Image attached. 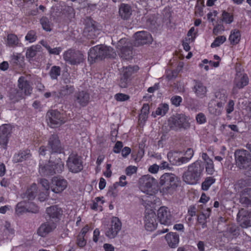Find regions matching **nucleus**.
<instances>
[{"mask_svg":"<svg viewBox=\"0 0 251 251\" xmlns=\"http://www.w3.org/2000/svg\"><path fill=\"white\" fill-rule=\"evenodd\" d=\"M37 194V186L35 183H33L28 187L26 192L22 195L23 199H27L28 200H33Z\"/></svg>","mask_w":251,"mask_h":251,"instance_id":"2f4dec72","label":"nucleus"},{"mask_svg":"<svg viewBox=\"0 0 251 251\" xmlns=\"http://www.w3.org/2000/svg\"><path fill=\"white\" fill-rule=\"evenodd\" d=\"M229 40L230 41L231 44H237L240 40V33L239 31L235 30L233 32H231L229 37Z\"/></svg>","mask_w":251,"mask_h":251,"instance_id":"49530a36","label":"nucleus"},{"mask_svg":"<svg viewBox=\"0 0 251 251\" xmlns=\"http://www.w3.org/2000/svg\"><path fill=\"white\" fill-rule=\"evenodd\" d=\"M182 100V98L179 96H174L171 99V101L172 104L176 107L179 106L180 105Z\"/></svg>","mask_w":251,"mask_h":251,"instance_id":"052dcab7","label":"nucleus"},{"mask_svg":"<svg viewBox=\"0 0 251 251\" xmlns=\"http://www.w3.org/2000/svg\"><path fill=\"white\" fill-rule=\"evenodd\" d=\"M216 181V179L214 177H206L203 182L201 183V189L204 191H207L210 187Z\"/></svg>","mask_w":251,"mask_h":251,"instance_id":"ea45409f","label":"nucleus"},{"mask_svg":"<svg viewBox=\"0 0 251 251\" xmlns=\"http://www.w3.org/2000/svg\"><path fill=\"white\" fill-rule=\"evenodd\" d=\"M156 23V18L154 16H150L147 20V25L151 27L155 26Z\"/></svg>","mask_w":251,"mask_h":251,"instance_id":"338daca9","label":"nucleus"},{"mask_svg":"<svg viewBox=\"0 0 251 251\" xmlns=\"http://www.w3.org/2000/svg\"><path fill=\"white\" fill-rule=\"evenodd\" d=\"M122 228V222L117 217H113L109 226L105 231V236L109 239H113L117 236Z\"/></svg>","mask_w":251,"mask_h":251,"instance_id":"1a4fd4ad","label":"nucleus"},{"mask_svg":"<svg viewBox=\"0 0 251 251\" xmlns=\"http://www.w3.org/2000/svg\"><path fill=\"white\" fill-rule=\"evenodd\" d=\"M150 106L147 103L144 104L141 109V114L139 115L140 119L146 121L149 113Z\"/></svg>","mask_w":251,"mask_h":251,"instance_id":"09e8293b","label":"nucleus"},{"mask_svg":"<svg viewBox=\"0 0 251 251\" xmlns=\"http://www.w3.org/2000/svg\"><path fill=\"white\" fill-rule=\"evenodd\" d=\"M74 91V87L73 86L67 85L61 88L59 94L61 96H65L72 94Z\"/></svg>","mask_w":251,"mask_h":251,"instance_id":"a18cd8bd","label":"nucleus"},{"mask_svg":"<svg viewBox=\"0 0 251 251\" xmlns=\"http://www.w3.org/2000/svg\"><path fill=\"white\" fill-rule=\"evenodd\" d=\"M103 197H96L93 203L91 205L92 209L94 210H102V205L104 202V201L102 200Z\"/></svg>","mask_w":251,"mask_h":251,"instance_id":"4c0bfd02","label":"nucleus"},{"mask_svg":"<svg viewBox=\"0 0 251 251\" xmlns=\"http://www.w3.org/2000/svg\"><path fill=\"white\" fill-rule=\"evenodd\" d=\"M135 40V46L143 45L151 43L152 41V37L151 34L147 31H141L136 32L134 34Z\"/></svg>","mask_w":251,"mask_h":251,"instance_id":"6ab92c4d","label":"nucleus"},{"mask_svg":"<svg viewBox=\"0 0 251 251\" xmlns=\"http://www.w3.org/2000/svg\"><path fill=\"white\" fill-rule=\"evenodd\" d=\"M61 14L64 16L66 20L71 22L75 17V9L71 6L61 5Z\"/></svg>","mask_w":251,"mask_h":251,"instance_id":"bb28decb","label":"nucleus"},{"mask_svg":"<svg viewBox=\"0 0 251 251\" xmlns=\"http://www.w3.org/2000/svg\"><path fill=\"white\" fill-rule=\"evenodd\" d=\"M235 164L240 169L247 170L251 164V154L246 150H237L234 152Z\"/></svg>","mask_w":251,"mask_h":251,"instance_id":"423d86ee","label":"nucleus"},{"mask_svg":"<svg viewBox=\"0 0 251 251\" xmlns=\"http://www.w3.org/2000/svg\"><path fill=\"white\" fill-rule=\"evenodd\" d=\"M249 82V79L247 74L240 71H237L236 76L233 81V90L243 88Z\"/></svg>","mask_w":251,"mask_h":251,"instance_id":"a211bd4d","label":"nucleus"},{"mask_svg":"<svg viewBox=\"0 0 251 251\" xmlns=\"http://www.w3.org/2000/svg\"><path fill=\"white\" fill-rule=\"evenodd\" d=\"M157 217L161 224L166 226L172 224L173 217L168 207H160L157 211Z\"/></svg>","mask_w":251,"mask_h":251,"instance_id":"dca6fc26","label":"nucleus"},{"mask_svg":"<svg viewBox=\"0 0 251 251\" xmlns=\"http://www.w3.org/2000/svg\"><path fill=\"white\" fill-rule=\"evenodd\" d=\"M114 98L117 101H124L128 100L129 96L125 94L118 93L115 95Z\"/></svg>","mask_w":251,"mask_h":251,"instance_id":"13d9d810","label":"nucleus"},{"mask_svg":"<svg viewBox=\"0 0 251 251\" xmlns=\"http://www.w3.org/2000/svg\"><path fill=\"white\" fill-rule=\"evenodd\" d=\"M222 20L226 24H230L233 21V16L229 13L224 11L222 13Z\"/></svg>","mask_w":251,"mask_h":251,"instance_id":"603ef678","label":"nucleus"},{"mask_svg":"<svg viewBox=\"0 0 251 251\" xmlns=\"http://www.w3.org/2000/svg\"><path fill=\"white\" fill-rule=\"evenodd\" d=\"M227 99V94L225 90H221L215 93V99L220 107H224Z\"/></svg>","mask_w":251,"mask_h":251,"instance_id":"cd10ccee","label":"nucleus"},{"mask_svg":"<svg viewBox=\"0 0 251 251\" xmlns=\"http://www.w3.org/2000/svg\"><path fill=\"white\" fill-rule=\"evenodd\" d=\"M248 185V181L244 179L239 180L235 184V187L236 189H242Z\"/></svg>","mask_w":251,"mask_h":251,"instance_id":"69168bd1","label":"nucleus"},{"mask_svg":"<svg viewBox=\"0 0 251 251\" xmlns=\"http://www.w3.org/2000/svg\"><path fill=\"white\" fill-rule=\"evenodd\" d=\"M48 123L50 127L55 128L65 123L61 114L57 110H51L47 113Z\"/></svg>","mask_w":251,"mask_h":251,"instance_id":"9d476101","label":"nucleus"},{"mask_svg":"<svg viewBox=\"0 0 251 251\" xmlns=\"http://www.w3.org/2000/svg\"><path fill=\"white\" fill-rule=\"evenodd\" d=\"M139 69L137 65L131 66L129 65L126 67H124L123 74L125 76L130 78L132 75L136 72Z\"/></svg>","mask_w":251,"mask_h":251,"instance_id":"e433bc0d","label":"nucleus"},{"mask_svg":"<svg viewBox=\"0 0 251 251\" xmlns=\"http://www.w3.org/2000/svg\"><path fill=\"white\" fill-rule=\"evenodd\" d=\"M67 166L72 173H78L83 168L82 157L76 153H71L66 161Z\"/></svg>","mask_w":251,"mask_h":251,"instance_id":"0eeeda50","label":"nucleus"},{"mask_svg":"<svg viewBox=\"0 0 251 251\" xmlns=\"http://www.w3.org/2000/svg\"><path fill=\"white\" fill-rule=\"evenodd\" d=\"M62 148L58 136L56 134L51 135L48 140L47 147L42 146L39 148V154L44 156L48 151L52 155L54 153H61L62 151Z\"/></svg>","mask_w":251,"mask_h":251,"instance_id":"39448f33","label":"nucleus"},{"mask_svg":"<svg viewBox=\"0 0 251 251\" xmlns=\"http://www.w3.org/2000/svg\"><path fill=\"white\" fill-rule=\"evenodd\" d=\"M90 100V95L85 91H79L74 96V100L81 106H86Z\"/></svg>","mask_w":251,"mask_h":251,"instance_id":"4be33fe9","label":"nucleus"},{"mask_svg":"<svg viewBox=\"0 0 251 251\" xmlns=\"http://www.w3.org/2000/svg\"><path fill=\"white\" fill-rule=\"evenodd\" d=\"M64 169V164L59 157L53 160V157L50 156L48 163L42 165L40 163L39 172L44 176H52L55 174H61Z\"/></svg>","mask_w":251,"mask_h":251,"instance_id":"f03ea898","label":"nucleus"},{"mask_svg":"<svg viewBox=\"0 0 251 251\" xmlns=\"http://www.w3.org/2000/svg\"><path fill=\"white\" fill-rule=\"evenodd\" d=\"M10 100L13 102H16L23 98V92L17 91L15 89H11L9 94Z\"/></svg>","mask_w":251,"mask_h":251,"instance_id":"c9c22d12","label":"nucleus"},{"mask_svg":"<svg viewBox=\"0 0 251 251\" xmlns=\"http://www.w3.org/2000/svg\"><path fill=\"white\" fill-rule=\"evenodd\" d=\"M240 202L245 206H251V188H246L242 192Z\"/></svg>","mask_w":251,"mask_h":251,"instance_id":"c85d7f7f","label":"nucleus"},{"mask_svg":"<svg viewBox=\"0 0 251 251\" xmlns=\"http://www.w3.org/2000/svg\"><path fill=\"white\" fill-rule=\"evenodd\" d=\"M203 169V166L199 161L191 164L183 175V180L188 184H196L202 176Z\"/></svg>","mask_w":251,"mask_h":251,"instance_id":"7ed1b4c3","label":"nucleus"},{"mask_svg":"<svg viewBox=\"0 0 251 251\" xmlns=\"http://www.w3.org/2000/svg\"><path fill=\"white\" fill-rule=\"evenodd\" d=\"M68 186L67 181L60 176L53 177L50 183L51 190L56 194L62 192Z\"/></svg>","mask_w":251,"mask_h":251,"instance_id":"4468645a","label":"nucleus"},{"mask_svg":"<svg viewBox=\"0 0 251 251\" xmlns=\"http://www.w3.org/2000/svg\"><path fill=\"white\" fill-rule=\"evenodd\" d=\"M156 180L149 175H144L139 179L140 188L142 191L150 194L153 186L155 185Z\"/></svg>","mask_w":251,"mask_h":251,"instance_id":"ddd939ff","label":"nucleus"},{"mask_svg":"<svg viewBox=\"0 0 251 251\" xmlns=\"http://www.w3.org/2000/svg\"><path fill=\"white\" fill-rule=\"evenodd\" d=\"M30 156L29 150L22 151L14 154L13 157V161L14 163L21 162L30 158Z\"/></svg>","mask_w":251,"mask_h":251,"instance_id":"473e14b6","label":"nucleus"},{"mask_svg":"<svg viewBox=\"0 0 251 251\" xmlns=\"http://www.w3.org/2000/svg\"><path fill=\"white\" fill-rule=\"evenodd\" d=\"M50 75L52 79H56L60 75V69L59 67L53 66L50 71Z\"/></svg>","mask_w":251,"mask_h":251,"instance_id":"864d4df0","label":"nucleus"},{"mask_svg":"<svg viewBox=\"0 0 251 251\" xmlns=\"http://www.w3.org/2000/svg\"><path fill=\"white\" fill-rule=\"evenodd\" d=\"M218 103L214 100H211L208 103V111L213 115L218 116L221 114L224 107H220Z\"/></svg>","mask_w":251,"mask_h":251,"instance_id":"7c9ffc66","label":"nucleus"},{"mask_svg":"<svg viewBox=\"0 0 251 251\" xmlns=\"http://www.w3.org/2000/svg\"><path fill=\"white\" fill-rule=\"evenodd\" d=\"M169 110V105L167 103H163L158 106L156 110V114L159 116H164Z\"/></svg>","mask_w":251,"mask_h":251,"instance_id":"de8ad7c7","label":"nucleus"},{"mask_svg":"<svg viewBox=\"0 0 251 251\" xmlns=\"http://www.w3.org/2000/svg\"><path fill=\"white\" fill-rule=\"evenodd\" d=\"M37 38L36 33L34 30H30L25 36V40L29 42H33Z\"/></svg>","mask_w":251,"mask_h":251,"instance_id":"4d7b16f0","label":"nucleus"},{"mask_svg":"<svg viewBox=\"0 0 251 251\" xmlns=\"http://www.w3.org/2000/svg\"><path fill=\"white\" fill-rule=\"evenodd\" d=\"M196 96L202 99L206 96L207 88L200 81H196L193 89Z\"/></svg>","mask_w":251,"mask_h":251,"instance_id":"393cba45","label":"nucleus"},{"mask_svg":"<svg viewBox=\"0 0 251 251\" xmlns=\"http://www.w3.org/2000/svg\"><path fill=\"white\" fill-rule=\"evenodd\" d=\"M177 177L172 173H165L159 180L160 191L163 195L172 194L177 186Z\"/></svg>","mask_w":251,"mask_h":251,"instance_id":"20e7f679","label":"nucleus"},{"mask_svg":"<svg viewBox=\"0 0 251 251\" xmlns=\"http://www.w3.org/2000/svg\"><path fill=\"white\" fill-rule=\"evenodd\" d=\"M205 166V171L208 175H212L215 172L214 165L212 160L204 163Z\"/></svg>","mask_w":251,"mask_h":251,"instance_id":"8fccbe9b","label":"nucleus"},{"mask_svg":"<svg viewBox=\"0 0 251 251\" xmlns=\"http://www.w3.org/2000/svg\"><path fill=\"white\" fill-rule=\"evenodd\" d=\"M237 221L240 226L243 228H247L251 226V222L248 212L244 210H239L237 216Z\"/></svg>","mask_w":251,"mask_h":251,"instance_id":"aec40b11","label":"nucleus"},{"mask_svg":"<svg viewBox=\"0 0 251 251\" xmlns=\"http://www.w3.org/2000/svg\"><path fill=\"white\" fill-rule=\"evenodd\" d=\"M132 49V46L131 47L122 49L120 50L121 52L120 55L121 57L124 60L129 61L133 56Z\"/></svg>","mask_w":251,"mask_h":251,"instance_id":"f704fd0d","label":"nucleus"},{"mask_svg":"<svg viewBox=\"0 0 251 251\" xmlns=\"http://www.w3.org/2000/svg\"><path fill=\"white\" fill-rule=\"evenodd\" d=\"M226 40V38L224 36H220L217 37L214 40V42H213L211 47L212 48H215L217 47H219L221 44L224 43Z\"/></svg>","mask_w":251,"mask_h":251,"instance_id":"5fc2aeb1","label":"nucleus"},{"mask_svg":"<svg viewBox=\"0 0 251 251\" xmlns=\"http://www.w3.org/2000/svg\"><path fill=\"white\" fill-rule=\"evenodd\" d=\"M12 126L10 124H3L0 126V145L5 149L12 132Z\"/></svg>","mask_w":251,"mask_h":251,"instance_id":"f3484780","label":"nucleus"},{"mask_svg":"<svg viewBox=\"0 0 251 251\" xmlns=\"http://www.w3.org/2000/svg\"><path fill=\"white\" fill-rule=\"evenodd\" d=\"M119 13L123 19L127 20L131 15V7L128 4L123 3L120 7Z\"/></svg>","mask_w":251,"mask_h":251,"instance_id":"72a5a7b5","label":"nucleus"},{"mask_svg":"<svg viewBox=\"0 0 251 251\" xmlns=\"http://www.w3.org/2000/svg\"><path fill=\"white\" fill-rule=\"evenodd\" d=\"M63 57L66 61L70 63H82L84 61L83 54L79 50L69 49L66 51Z\"/></svg>","mask_w":251,"mask_h":251,"instance_id":"2eb2a0df","label":"nucleus"},{"mask_svg":"<svg viewBox=\"0 0 251 251\" xmlns=\"http://www.w3.org/2000/svg\"><path fill=\"white\" fill-rule=\"evenodd\" d=\"M169 125L173 130H177L187 126V120L183 114H176L169 120Z\"/></svg>","mask_w":251,"mask_h":251,"instance_id":"9b49d317","label":"nucleus"},{"mask_svg":"<svg viewBox=\"0 0 251 251\" xmlns=\"http://www.w3.org/2000/svg\"><path fill=\"white\" fill-rule=\"evenodd\" d=\"M40 22L43 29L47 31H50L51 30V23L47 17H43L41 18Z\"/></svg>","mask_w":251,"mask_h":251,"instance_id":"37998d69","label":"nucleus"},{"mask_svg":"<svg viewBox=\"0 0 251 251\" xmlns=\"http://www.w3.org/2000/svg\"><path fill=\"white\" fill-rule=\"evenodd\" d=\"M176 154L177 152L173 151H170L167 154L168 159L173 165L180 166L183 164L187 163L190 161L185 155L184 156L176 158L175 157Z\"/></svg>","mask_w":251,"mask_h":251,"instance_id":"5701e85b","label":"nucleus"},{"mask_svg":"<svg viewBox=\"0 0 251 251\" xmlns=\"http://www.w3.org/2000/svg\"><path fill=\"white\" fill-rule=\"evenodd\" d=\"M132 45V44L128 39L124 38L120 39L118 41L117 45V48L121 50L123 48L131 47Z\"/></svg>","mask_w":251,"mask_h":251,"instance_id":"79ce46f5","label":"nucleus"},{"mask_svg":"<svg viewBox=\"0 0 251 251\" xmlns=\"http://www.w3.org/2000/svg\"><path fill=\"white\" fill-rule=\"evenodd\" d=\"M126 177L125 175L121 176L119 178V181L118 182H116L113 185V187L114 189H116L118 186H120L121 187L125 186L127 182L126 181Z\"/></svg>","mask_w":251,"mask_h":251,"instance_id":"6e6d98bb","label":"nucleus"},{"mask_svg":"<svg viewBox=\"0 0 251 251\" xmlns=\"http://www.w3.org/2000/svg\"><path fill=\"white\" fill-rule=\"evenodd\" d=\"M137 167L135 166H129L126 169V174L128 176H131L134 174L136 173Z\"/></svg>","mask_w":251,"mask_h":251,"instance_id":"e2e57ef3","label":"nucleus"},{"mask_svg":"<svg viewBox=\"0 0 251 251\" xmlns=\"http://www.w3.org/2000/svg\"><path fill=\"white\" fill-rule=\"evenodd\" d=\"M165 239L170 248H176L178 245L179 236L176 232H170L165 235Z\"/></svg>","mask_w":251,"mask_h":251,"instance_id":"b1692460","label":"nucleus"},{"mask_svg":"<svg viewBox=\"0 0 251 251\" xmlns=\"http://www.w3.org/2000/svg\"><path fill=\"white\" fill-rule=\"evenodd\" d=\"M19 88L24 92L26 95H29L31 93L32 88L25 77L21 76L18 79Z\"/></svg>","mask_w":251,"mask_h":251,"instance_id":"c756f323","label":"nucleus"},{"mask_svg":"<svg viewBox=\"0 0 251 251\" xmlns=\"http://www.w3.org/2000/svg\"><path fill=\"white\" fill-rule=\"evenodd\" d=\"M56 227L53 222H46L42 224L37 230L38 234L41 237L46 236L49 233L52 231Z\"/></svg>","mask_w":251,"mask_h":251,"instance_id":"412c9836","label":"nucleus"},{"mask_svg":"<svg viewBox=\"0 0 251 251\" xmlns=\"http://www.w3.org/2000/svg\"><path fill=\"white\" fill-rule=\"evenodd\" d=\"M116 53L113 49L107 46H95L90 49L88 52V59L90 63L100 62L104 58H115Z\"/></svg>","mask_w":251,"mask_h":251,"instance_id":"f257e3e1","label":"nucleus"},{"mask_svg":"<svg viewBox=\"0 0 251 251\" xmlns=\"http://www.w3.org/2000/svg\"><path fill=\"white\" fill-rule=\"evenodd\" d=\"M234 101L233 100H230L228 101L226 107V110L227 114H229L233 111L234 109Z\"/></svg>","mask_w":251,"mask_h":251,"instance_id":"680f3d73","label":"nucleus"},{"mask_svg":"<svg viewBox=\"0 0 251 251\" xmlns=\"http://www.w3.org/2000/svg\"><path fill=\"white\" fill-rule=\"evenodd\" d=\"M42 47L39 45L32 46L28 48L26 52V56L27 58H32L35 56L38 51H40Z\"/></svg>","mask_w":251,"mask_h":251,"instance_id":"58836bf2","label":"nucleus"},{"mask_svg":"<svg viewBox=\"0 0 251 251\" xmlns=\"http://www.w3.org/2000/svg\"><path fill=\"white\" fill-rule=\"evenodd\" d=\"M130 80L131 78H129L127 77V76H125V75L122 74L119 82V85L121 88H126L127 87Z\"/></svg>","mask_w":251,"mask_h":251,"instance_id":"3c124183","label":"nucleus"},{"mask_svg":"<svg viewBox=\"0 0 251 251\" xmlns=\"http://www.w3.org/2000/svg\"><path fill=\"white\" fill-rule=\"evenodd\" d=\"M27 207H25L22 202L18 203L16 205V214L20 215L25 213L26 211Z\"/></svg>","mask_w":251,"mask_h":251,"instance_id":"bf43d9fd","label":"nucleus"},{"mask_svg":"<svg viewBox=\"0 0 251 251\" xmlns=\"http://www.w3.org/2000/svg\"><path fill=\"white\" fill-rule=\"evenodd\" d=\"M157 225L155 213L152 210L146 211L144 218L145 228L149 231H152L157 228Z\"/></svg>","mask_w":251,"mask_h":251,"instance_id":"f8f14e48","label":"nucleus"},{"mask_svg":"<svg viewBox=\"0 0 251 251\" xmlns=\"http://www.w3.org/2000/svg\"><path fill=\"white\" fill-rule=\"evenodd\" d=\"M46 212L50 218L55 220H59L62 214V210L57 205L48 207L46 209Z\"/></svg>","mask_w":251,"mask_h":251,"instance_id":"a878e982","label":"nucleus"},{"mask_svg":"<svg viewBox=\"0 0 251 251\" xmlns=\"http://www.w3.org/2000/svg\"><path fill=\"white\" fill-rule=\"evenodd\" d=\"M197 122L200 124H202L206 122V117L204 114L202 113H199L196 117Z\"/></svg>","mask_w":251,"mask_h":251,"instance_id":"774afa93","label":"nucleus"},{"mask_svg":"<svg viewBox=\"0 0 251 251\" xmlns=\"http://www.w3.org/2000/svg\"><path fill=\"white\" fill-rule=\"evenodd\" d=\"M26 206L27 207L26 211L27 212L36 213L39 211L38 207L32 202L29 203L28 205Z\"/></svg>","mask_w":251,"mask_h":251,"instance_id":"0e129e2a","label":"nucleus"},{"mask_svg":"<svg viewBox=\"0 0 251 251\" xmlns=\"http://www.w3.org/2000/svg\"><path fill=\"white\" fill-rule=\"evenodd\" d=\"M18 43V38L17 36L14 34H9L7 35V45L9 47H15Z\"/></svg>","mask_w":251,"mask_h":251,"instance_id":"c03bdc74","label":"nucleus"},{"mask_svg":"<svg viewBox=\"0 0 251 251\" xmlns=\"http://www.w3.org/2000/svg\"><path fill=\"white\" fill-rule=\"evenodd\" d=\"M85 28L83 35L88 39H94L99 34V31L94 21L90 17H87L84 22Z\"/></svg>","mask_w":251,"mask_h":251,"instance_id":"6e6552de","label":"nucleus"},{"mask_svg":"<svg viewBox=\"0 0 251 251\" xmlns=\"http://www.w3.org/2000/svg\"><path fill=\"white\" fill-rule=\"evenodd\" d=\"M182 65L180 64V65H178L177 68L175 70H167L166 71L167 77L169 79H172L173 78H176L177 76L178 73L182 69Z\"/></svg>","mask_w":251,"mask_h":251,"instance_id":"a19ab883","label":"nucleus"}]
</instances>
